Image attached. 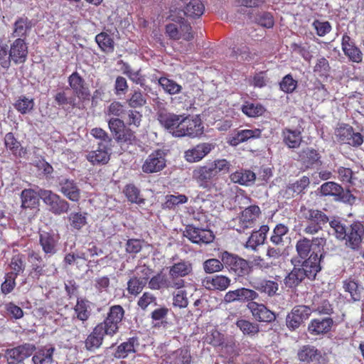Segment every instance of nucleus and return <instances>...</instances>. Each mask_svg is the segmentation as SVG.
I'll list each match as a JSON object with an SVG mask.
<instances>
[{"instance_id": "f257e3e1", "label": "nucleus", "mask_w": 364, "mask_h": 364, "mask_svg": "<svg viewBox=\"0 0 364 364\" xmlns=\"http://www.w3.org/2000/svg\"><path fill=\"white\" fill-rule=\"evenodd\" d=\"M321 270V266L317 265L316 256L310 259H305L302 262L301 267H294L284 279L287 287L292 288L296 287L306 277L309 279H314L317 273Z\"/></svg>"}, {"instance_id": "f03ea898", "label": "nucleus", "mask_w": 364, "mask_h": 364, "mask_svg": "<svg viewBox=\"0 0 364 364\" xmlns=\"http://www.w3.org/2000/svg\"><path fill=\"white\" fill-rule=\"evenodd\" d=\"M325 243L326 240L322 237H315L311 241L304 237L297 241L296 250L301 259H310L316 256L317 265H320Z\"/></svg>"}, {"instance_id": "7ed1b4c3", "label": "nucleus", "mask_w": 364, "mask_h": 364, "mask_svg": "<svg viewBox=\"0 0 364 364\" xmlns=\"http://www.w3.org/2000/svg\"><path fill=\"white\" fill-rule=\"evenodd\" d=\"M40 198L55 215L67 213L70 208V204L65 200L50 190L40 189Z\"/></svg>"}, {"instance_id": "20e7f679", "label": "nucleus", "mask_w": 364, "mask_h": 364, "mask_svg": "<svg viewBox=\"0 0 364 364\" xmlns=\"http://www.w3.org/2000/svg\"><path fill=\"white\" fill-rule=\"evenodd\" d=\"M176 137L191 136L197 137L203 133V126L201 119L198 117L189 118L183 115L181 128L176 131Z\"/></svg>"}, {"instance_id": "39448f33", "label": "nucleus", "mask_w": 364, "mask_h": 364, "mask_svg": "<svg viewBox=\"0 0 364 364\" xmlns=\"http://www.w3.org/2000/svg\"><path fill=\"white\" fill-rule=\"evenodd\" d=\"M320 192L323 196H333L336 201L350 203L355 199L349 191H345L339 184L332 181L322 184Z\"/></svg>"}, {"instance_id": "423d86ee", "label": "nucleus", "mask_w": 364, "mask_h": 364, "mask_svg": "<svg viewBox=\"0 0 364 364\" xmlns=\"http://www.w3.org/2000/svg\"><path fill=\"white\" fill-rule=\"evenodd\" d=\"M312 313V309L309 306L299 305L294 306L286 318V325L289 329L294 331L308 319Z\"/></svg>"}, {"instance_id": "0eeeda50", "label": "nucleus", "mask_w": 364, "mask_h": 364, "mask_svg": "<svg viewBox=\"0 0 364 364\" xmlns=\"http://www.w3.org/2000/svg\"><path fill=\"white\" fill-rule=\"evenodd\" d=\"M221 260L226 267H229L237 276H245L249 274L250 271V262L228 252L222 254Z\"/></svg>"}, {"instance_id": "6e6552de", "label": "nucleus", "mask_w": 364, "mask_h": 364, "mask_svg": "<svg viewBox=\"0 0 364 364\" xmlns=\"http://www.w3.org/2000/svg\"><path fill=\"white\" fill-rule=\"evenodd\" d=\"M124 314V309L121 306L116 305L110 308L107 318L104 322L100 323L107 331V335L112 336L117 333Z\"/></svg>"}, {"instance_id": "1a4fd4ad", "label": "nucleus", "mask_w": 364, "mask_h": 364, "mask_svg": "<svg viewBox=\"0 0 364 364\" xmlns=\"http://www.w3.org/2000/svg\"><path fill=\"white\" fill-rule=\"evenodd\" d=\"M260 214L261 210L257 205H250L245 208L235 220L238 223L235 228L236 230L242 232L246 229L252 228Z\"/></svg>"}, {"instance_id": "9d476101", "label": "nucleus", "mask_w": 364, "mask_h": 364, "mask_svg": "<svg viewBox=\"0 0 364 364\" xmlns=\"http://www.w3.org/2000/svg\"><path fill=\"white\" fill-rule=\"evenodd\" d=\"M191 26L186 21L169 23L166 27L167 35L172 39L191 41L193 38Z\"/></svg>"}, {"instance_id": "9b49d317", "label": "nucleus", "mask_w": 364, "mask_h": 364, "mask_svg": "<svg viewBox=\"0 0 364 364\" xmlns=\"http://www.w3.org/2000/svg\"><path fill=\"white\" fill-rule=\"evenodd\" d=\"M166 166L164 153L157 150L151 153L144 161L142 171L146 173H152L161 171Z\"/></svg>"}, {"instance_id": "f8f14e48", "label": "nucleus", "mask_w": 364, "mask_h": 364, "mask_svg": "<svg viewBox=\"0 0 364 364\" xmlns=\"http://www.w3.org/2000/svg\"><path fill=\"white\" fill-rule=\"evenodd\" d=\"M185 236L193 243L208 244L214 239L213 232L205 228H200L193 225H189L186 228Z\"/></svg>"}, {"instance_id": "ddd939ff", "label": "nucleus", "mask_w": 364, "mask_h": 364, "mask_svg": "<svg viewBox=\"0 0 364 364\" xmlns=\"http://www.w3.org/2000/svg\"><path fill=\"white\" fill-rule=\"evenodd\" d=\"M158 120L166 131L176 137L175 132L181 128L183 115L169 112H160L158 115Z\"/></svg>"}, {"instance_id": "4468645a", "label": "nucleus", "mask_w": 364, "mask_h": 364, "mask_svg": "<svg viewBox=\"0 0 364 364\" xmlns=\"http://www.w3.org/2000/svg\"><path fill=\"white\" fill-rule=\"evenodd\" d=\"M214 147L213 144L201 143L186 151L184 157L188 162H198L208 155Z\"/></svg>"}, {"instance_id": "2eb2a0df", "label": "nucleus", "mask_w": 364, "mask_h": 364, "mask_svg": "<svg viewBox=\"0 0 364 364\" xmlns=\"http://www.w3.org/2000/svg\"><path fill=\"white\" fill-rule=\"evenodd\" d=\"M34 350L35 346L33 344L26 343L14 348L7 350L6 352V357L9 363L21 362L26 358L31 355Z\"/></svg>"}, {"instance_id": "dca6fc26", "label": "nucleus", "mask_w": 364, "mask_h": 364, "mask_svg": "<svg viewBox=\"0 0 364 364\" xmlns=\"http://www.w3.org/2000/svg\"><path fill=\"white\" fill-rule=\"evenodd\" d=\"M248 309L253 317L262 322H272L275 320V314L268 309L264 304L255 301H250L247 304Z\"/></svg>"}, {"instance_id": "f3484780", "label": "nucleus", "mask_w": 364, "mask_h": 364, "mask_svg": "<svg viewBox=\"0 0 364 364\" xmlns=\"http://www.w3.org/2000/svg\"><path fill=\"white\" fill-rule=\"evenodd\" d=\"M341 46L344 54L350 60L356 63L362 62L363 53L347 34L343 36Z\"/></svg>"}, {"instance_id": "a211bd4d", "label": "nucleus", "mask_w": 364, "mask_h": 364, "mask_svg": "<svg viewBox=\"0 0 364 364\" xmlns=\"http://www.w3.org/2000/svg\"><path fill=\"white\" fill-rule=\"evenodd\" d=\"M60 191L69 200L77 202L80 198V189L77 183L68 178H62L59 181Z\"/></svg>"}, {"instance_id": "6ab92c4d", "label": "nucleus", "mask_w": 364, "mask_h": 364, "mask_svg": "<svg viewBox=\"0 0 364 364\" xmlns=\"http://www.w3.org/2000/svg\"><path fill=\"white\" fill-rule=\"evenodd\" d=\"M40 245L46 255H53L57 252L59 237L54 232H42L39 236Z\"/></svg>"}, {"instance_id": "aec40b11", "label": "nucleus", "mask_w": 364, "mask_h": 364, "mask_svg": "<svg viewBox=\"0 0 364 364\" xmlns=\"http://www.w3.org/2000/svg\"><path fill=\"white\" fill-rule=\"evenodd\" d=\"M10 56L16 64L24 63L28 55V47L24 40L18 38L10 46Z\"/></svg>"}, {"instance_id": "412c9836", "label": "nucleus", "mask_w": 364, "mask_h": 364, "mask_svg": "<svg viewBox=\"0 0 364 364\" xmlns=\"http://www.w3.org/2000/svg\"><path fill=\"white\" fill-rule=\"evenodd\" d=\"M364 235V227L360 223L356 222L353 223L347 229V235L345 240L347 244L353 248L358 247Z\"/></svg>"}, {"instance_id": "4be33fe9", "label": "nucleus", "mask_w": 364, "mask_h": 364, "mask_svg": "<svg viewBox=\"0 0 364 364\" xmlns=\"http://www.w3.org/2000/svg\"><path fill=\"white\" fill-rule=\"evenodd\" d=\"M107 331L102 325L98 324L85 340V348L88 350H95L100 347Z\"/></svg>"}, {"instance_id": "5701e85b", "label": "nucleus", "mask_w": 364, "mask_h": 364, "mask_svg": "<svg viewBox=\"0 0 364 364\" xmlns=\"http://www.w3.org/2000/svg\"><path fill=\"white\" fill-rule=\"evenodd\" d=\"M332 325L333 320L331 318H315L309 324L308 331L311 335L318 336L330 331Z\"/></svg>"}, {"instance_id": "b1692460", "label": "nucleus", "mask_w": 364, "mask_h": 364, "mask_svg": "<svg viewBox=\"0 0 364 364\" xmlns=\"http://www.w3.org/2000/svg\"><path fill=\"white\" fill-rule=\"evenodd\" d=\"M203 286L208 289L225 290L230 284V279L223 275L206 277L202 282Z\"/></svg>"}, {"instance_id": "393cba45", "label": "nucleus", "mask_w": 364, "mask_h": 364, "mask_svg": "<svg viewBox=\"0 0 364 364\" xmlns=\"http://www.w3.org/2000/svg\"><path fill=\"white\" fill-rule=\"evenodd\" d=\"M230 178L232 183L250 186L255 183L256 175L250 170L240 169L232 173L230 176Z\"/></svg>"}, {"instance_id": "a878e982", "label": "nucleus", "mask_w": 364, "mask_h": 364, "mask_svg": "<svg viewBox=\"0 0 364 364\" xmlns=\"http://www.w3.org/2000/svg\"><path fill=\"white\" fill-rule=\"evenodd\" d=\"M261 136V130L259 129H242L238 131L234 136L229 138L228 142L232 146H237L251 139L259 138Z\"/></svg>"}, {"instance_id": "bb28decb", "label": "nucleus", "mask_w": 364, "mask_h": 364, "mask_svg": "<svg viewBox=\"0 0 364 364\" xmlns=\"http://www.w3.org/2000/svg\"><path fill=\"white\" fill-rule=\"evenodd\" d=\"M68 82L74 93L80 99H85L89 95L87 89L85 87L84 80L75 72L68 77Z\"/></svg>"}, {"instance_id": "cd10ccee", "label": "nucleus", "mask_w": 364, "mask_h": 364, "mask_svg": "<svg viewBox=\"0 0 364 364\" xmlns=\"http://www.w3.org/2000/svg\"><path fill=\"white\" fill-rule=\"evenodd\" d=\"M214 171L210 165L200 166L193 172V177L197 181L200 187H208L209 180L215 177Z\"/></svg>"}, {"instance_id": "c85d7f7f", "label": "nucleus", "mask_w": 364, "mask_h": 364, "mask_svg": "<svg viewBox=\"0 0 364 364\" xmlns=\"http://www.w3.org/2000/svg\"><path fill=\"white\" fill-rule=\"evenodd\" d=\"M298 358L300 361L306 363L319 362L321 358V353L314 346H304L298 352Z\"/></svg>"}, {"instance_id": "c756f323", "label": "nucleus", "mask_w": 364, "mask_h": 364, "mask_svg": "<svg viewBox=\"0 0 364 364\" xmlns=\"http://www.w3.org/2000/svg\"><path fill=\"white\" fill-rule=\"evenodd\" d=\"M98 145V149L90 151L87 154V159L92 164H106L109 159V146Z\"/></svg>"}, {"instance_id": "7c9ffc66", "label": "nucleus", "mask_w": 364, "mask_h": 364, "mask_svg": "<svg viewBox=\"0 0 364 364\" xmlns=\"http://www.w3.org/2000/svg\"><path fill=\"white\" fill-rule=\"evenodd\" d=\"M74 311L77 319L82 321H87L92 311L91 303L84 298H78Z\"/></svg>"}, {"instance_id": "2f4dec72", "label": "nucleus", "mask_w": 364, "mask_h": 364, "mask_svg": "<svg viewBox=\"0 0 364 364\" xmlns=\"http://www.w3.org/2000/svg\"><path fill=\"white\" fill-rule=\"evenodd\" d=\"M55 348L46 346L39 349L33 355L32 360L34 364H51Z\"/></svg>"}, {"instance_id": "473e14b6", "label": "nucleus", "mask_w": 364, "mask_h": 364, "mask_svg": "<svg viewBox=\"0 0 364 364\" xmlns=\"http://www.w3.org/2000/svg\"><path fill=\"white\" fill-rule=\"evenodd\" d=\"M192 264L188 261H181L170 267L169 275L172 278L183 277L191 273Z\"/></svg>"}, {"instance_id": "72a5a7b5", "label": "nucleus", "mask_w": 364, "mask_h": 364, "mask_svg": "<svg viewBox=\"0 0 364 364\" xmlns=\"http://www.w3.org/2000/svg\"><path fill=\"white\" fill-rule=\"evenodd\" d=\"M139 346L138 340L136 338H131L127 341L121 343L114 353L115 357L124 358L130 353L136 352V348Z\"/></svg>"}, {"instance_id": "f704fd0d", "label": "nucleus", "mask_w": 364, "mask_h": 364, "mask_svg": "<svg viewBox=\"0 0 364 364\" xmlns=\"http://www.w3.org/2000/svg\"><path fill=\"white\" fill-rule=\"evenodd\" d=\"M21 198L23 208H35L38 203L40 191L37 193L32 189H25L21 192Z\"/></svg>"}, {"instance_id": "c9c22d12", "label": "nucleus", "mask_w": 364, "mask_h": 364, "mask_svg": "<svg viewBox=\"0 0 364 364\" xmlns=\"http://www.w3.org/2000/svg\"><path fill=\"white\" fill-rule=\"evenodd\" d=\"M32 27L30 20L26 17L18 18L14 24L13 37H23L27 35Z\"/></svg>"}, {"instance_id": "e433bc0d", "label": "nucleus", "mask_w": 364, "mask_h": 364, "mask_svg": "<svg viewBox=\"0 0 364 364\" xmlns=\"http://www.w3.org/2000/svg\"><path fill=\"white\" fill-rule=\"evenodd\" d=\"M282 136L285 144L291 149L299 147L302 140L301 132L298 130L285 129L283 130Z\"/></svg>"}, {"instance_id": "4c0bfd02", "label": "nucleus", "mask_w": 364, "mask_h": 364, "mask_svg": "<svg viewBox=\"0 0 364 364\" xmlns=\"http://www.w3.org/2000/svg\"><path fill=\"white\" fill-rule=\"evenodd\" d=\"M166 363L190 364L191 354L187 349H178L167 358Z\"/></svg>"}, {"instance_id": "58836bf2", "label": "nucleus", "mask_w": 364, "mask_h": 364, "mask_svg": "<svg viewBox=\"0 0 364 364\" xmlns=\"http://www.w3.org/2000/svg\"><path fill=\"white\" fill-rule=\"evenodd\" d=\"M205 6L201 0H191L185 7L184 14L191 18L200 17L204 12Z\"/></svg>"}, {"instance_id": "ea45409f", "label": "nucleus", "mask_w": 364, "mask_h": 364, "mask_svg": "<svg viewBox=\"0 0 364 364\" xmlns=\"http://www.w3.org/2000/svg\"><path fill=\"white\" fill-rule=\"evenodd\" d=\"M95 41L102 50L111 53L114 50V43L112 38L105 32L97 34Z\"/></svg>"}, {"instance_id": "a19ab883", "label": "nucleus", "mask_w": 364, "mask_h": 364, "mask_svg": "<svg viewBox=\"0 0 364 364\" xmlns=\"http://www.w3.org/2000/svg\"><path fill=\"white\" fill-rule=\"evenodd\" d=\"M253 287L269 296H273L278 291L279 285L277 282L270 280H262L259 282L255 283Z\"/></svg>"}, {"instance_id": "79ce46f5", "label": "nucleus", "mask_w": 364, "mask_h": 364, "mask_svg": "<svg viewBox=\"0 0 364 364\" xmlns=\"http://www.w3.org/2000/svg\"><path fill=\"white\" fill-rule=\"evenodd\" d=\"M303 215L308 221L321 225H324L328 222L327 216L321 210L305 208Z\"/></svg>"}, {"instance_id": "37998d69", "label": "nucleus", "mask_w": 364, "mask_h": 364, "mask_svg": "<svg viewBox=\"0 0 364 364\" xmlns=\"http://www.w3.org/2000/svg\"><path fill=\"white\" fill-rule=\"evenodd\" d=\"M289 231L287 226L279 223L274 228L270 241L275 245H284V237L286 236Z\"/></svg>"}, {"instance_id": "c03bdc74", "label": "nucleus", "mask_w": 364, "mask_h": 364, "mask_svg": "<svg viewBox=\"0 0 364 364\" xmlns=\"http://www.w3.org/2000/svg\"><path fill=\"white\" fill-rule=\"evenodd\" d=\"M188 198L185 195H167L163 204L164 209H175L178 205L187 203Z\"/></svg>"}, {"instance_id": "a18cd8bd", "label": "nucleus", "mask_w": 364, "mask_h": 364, "mask_svg": "<svg viewBox=\"0 0 364 364\" xmlns=\"http://www.w3.org/2000/svg\"><path fill=\"white\" fill-rule=\"evenodd\" d=\"M319 158L317 151L310 148H306L299 154L300 160L306 167L314 164L318 161Z\"/></svg>"}, {"instance_id": "49530a36", "label": "nucleus", "mask_w": 364, "mask_h": 364, "mask_svg": "<svg viewBox=\"0 0 364 364\" xmlns=\"http://www.w3.org/2000/svg\"><path fill=\"white\" fill-rule=\"evenodd\" d=\"M33 107V100L25 96H21L14 104V107L23 114L31 112Z\"/></svg>"}, {"instance_id": "de8ad7c7", "label": "nucleus", "mask_w": 364, "mask_h": 364, "mask_svg": "<svg viewBox=\"0 0 364 364\" xmlns=\"http://www.w3.org/2000/svg\"><path fill=\"white\" fill-rule=\"evenodd\" d=\"M242 111L249 117H257L261 116L264 113V108L260 104L246 102L242 105Z\"/></svg>"}, {"instance_id": "09e8293b", "label": "nucleus", "mask_w": 364, "mask_h": 364, "mask_svg": "<svg viewBox=\"0 0 364 364\" xmlns=\"http://www.w3.org/2000/svg\"><path fill=\"white\" fill-rule=\"evenodd\" d=\"M159 83L162 87L164 90L170 95L177 94L181 90V86L180 85L177 84L175 81L165 77L159 78Z\"/></svg>"}, {"instance_id": "8fccbe9b", "label": "nucleus", "mask_w": 364, "mask_h": 364, "mask_svg": "<svg viewBox=\"0 0 364 364\" xmlns=\"http://www.w3.org/2000/svg\"><path fill=\"white\" fill-rule=\"evenodd\" d=\"M343 288L350 294L352 300L355 301L360 299L362 288L355 281H345Z\"/></svg>"}, {"instance_id": "3c124183", "label": "nucleus", "mask_w": 364, "mask_h": 364, "mask_svg": "<svg viewBox=\"0 0 364 364\" xmlns=\"http://www.w3.org/2000/svg\"><path fill=\"white\" fill-rule=\"evenodd\" d=\"M148 284L150 289L154 290L169 287V282H168L166 277L161 274H157L151 277Z\"/></svg>"}, {"instance_id": "603ef678", "label": "nucleus", "mask_w": 364, "mask_h": 364, "mask_svg": "<svg viewBox=\"0 0 364 364\" xmlns=\"http://www.w3.org/2000/svg\"><path fill=\"white\" fill-rule=\"evenodd\" d=\"M309 184V179L306 176H303L300 180L295 183L290 184L287 190V193L294 196V194H299L301 193Z\"/></svg>"}, {"instance_id": "864d4df0", "label": "nucleus", "mask_w": 364, "mask_h": 364, "mask_svg": "<svg viewBox=\"0 0 364 364\" xmlns=\"http://www.w3.org/2000/svg\"><path fill=\"white\" fill-rule=\"evenodd\" d=\"M236 325L242 331V333L246 335L254 336L259 331V326L257 324L252 323L246 320H238Z\"/></svg>"}, {"instance_id": "5fc2aeb1", "label": "nucleus", "mask_w": 364, "mask_h": 364, "mask_svg": "<svg viewBox=\"0 0 364 364\" xmlns=\"http://www.w3.org/2000/svg\"><path fill=\"white\" fill-rule=\"evenodd\" d=\"M266 240V236L262 235L257 231H253L245 244V247L255 251L257 247L262 245Z\"/></svg>"}, {"instance_id": "6e6d98bb", "label": "nucleus", "mask_w": 364, "mask_h": 364, "mask_svg": "<svg viewBox=\"0 0 364 364\" xmlns=\"http://www.w3.org/2000/svg\"><path fill=\"white\" fill-rule=\"evenodd\" d=\"M212 169L214 171L215 176L219 174H225L229 172L231 164L225 159L215 160L210 164Z\"/></svg>"}, {"instance_id": "4d7b16f0", "label": "nucleus", "mask_w": 364, "mask_h": 364, "mask_svg": "<svg viewBox=\"0 0 364 364\" xmlns=\"http://www.w3.org/2000/svg\"><path fill=\"white\" fill-rule=\"evenodd\" d=\"M291 48L294 52L299 54L306 61H310L313 58L310 46L307 43H293Z\"/></svg>"}, {"instance_id": "13d9d810", "label": "nucleus", "mask_w": 364, "mask_h": 364, "mask_svg": "<svg viewBox=\"0 0 364 364\" xmlns=\"http://www.w3.org/2000/svg\"><path fill=\"white\" fill-rule=\"evenodd\" d=\"M85 215V213H71L68 216L70 225L75 229H81L87 223Z\"/></svg>"}, {"instance_id": "bf43d9fd", "label": "nucleus", "mask_w": 364, "mask_h": 364, "mask_svg": "<svg viewBox=\"0 0 364 364\" xmlns=\"http://www.w3.org/2000/svg\"><path fill=\"white\" fill-rule=\"evenodd\" d=\"M127 285L129 293L133 295L139 294L146 286L145 280H140L139 277H135L129 280Z\"/></svg>"}, {"instance_id": "052dcab7", "label": "nucleus", "mask_w": 364, "mask_h": 364, "mask_svg": "<svg viewBox=\"0 0 364 364\" xmlns=\"http://www.w3.org/2000/svg\"><path fill=\"white\" fill-rule=\"evenodd\" d=\"M146 102V97L139 90H134L128 100L129 105L134 108L143 107Z\"/></svg>"}, {"instance_id": "680f3d73", "label": "nucleus", "mask_w": 364, "mask_h": 364, "mask_svg": "<svg viewBox=\"0 0 364 364\" xmlns=\"http://www.w3.org/2000/svg\"><path fill=\"white\" fill-rule=\"evenodd\" d=\"M224 263L217 259H209L204 262L203 269L206 273L212 274L223 269Z\"/></svg>"}, {"instance_id": "e2e57ef3", "label": "nucleus", "mask_w": 364, "mask_h": 364, "mask_svg": "<svg viewBox=\"0 0 364 364\" xmlns=\"http://www.w3.org/2000/svg\"><path fill=\"white\" fill-rule=\"evenodd\" d=\"M173 304L179 308H186L188 306V300L186 290L181 289L173 293Z\"/></svg>"}, {"instance_id": "0e129e2a", "label": "nucleus", "mask_w": 364, "mask_h": 364, "mask_svg": "<svg viewBox=\"0 0 364 364\" xmlns=\"http://www.w3.org/2000/svg\"><path fill=\"white\" fill-rule=\"evenodd\" d=\"M124 193L130 202L137 204L144 203V199L139 196V191L134 186L127 185L125 188Z\"/></svg>"}, {"instance_id": "69168bd1", "label": "nucleus", "mask_w": 364, "mask_h": 364, "mask_svg": "<svg viewBox=\"0 0 364 364\" xmlns=\"http://www.w3.org/2000/svg\"><path fill=\"white\" fill-rule=\"evenodd\" d=\"M280 89L286 93L293 92L296 86L297 81L294 80L291 75H285L279 83Z\"/></svg>"}, {"instance_id": "338daca9", "label": "nucleus", "mask_w": 364, "mask_h": 364, "mask_svg": "<svg viewBox=\"0 0 364 364\" xmlns=\"http://www.w3.org/2000/svg\"><path fill=\"white\" fill-rule=\"evenodd\" d=\"M109 127L119 140L123 139L122 132L124 131V124L122 120L118 118L109 119Z\"/></svg>"}, {"instance_id": "774afa93", "label": "nucleus", "mask_w": 364, "mask_h": 364, "mask_svg": "<svg viewBox=\"0 0 364 364\" xmlns=\"http://www.w3.org/2000/svg\"><path fill=\"white\" fill-rule=\"evenodd\" d=\"M312 26L315 29L316 34L320 37L326 36L331 31V26L328 21L315 20L312 23Z\"/></svg>"}]
</instances>
